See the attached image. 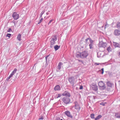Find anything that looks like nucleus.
Masks as SVG:
<instances>
[{
	"label": "nucleus",
	"mask_w": 120,
	"mask_h": 120,
	"mask_svg": "<svg viewBox=\"0 0 120 120\" xmlns=\"http://www.w3.org/2000/svg\"><path fill=\"white\" fill-rule=\"evenodd\" d=\"M112 74V73L111 72L110 73H109V74Z\"/></svg>",
	"instance_id": "a19ab883"
},
{
	"label": "nucleus",
	"mask_w": 120,
	"mask_h": 120,
	"mask_svg": "<svg viewBox=\"0 0 120 120\" xmlns=\"http://www.w3.org/2000/svg\"><path fill=\"white\" fill-rule=\"evenodd\" d=\"M80 107L78 104L77 102H75V109H76L77 111L78 112L80 109Z\"/></svg>",
	"instance_id": "9b49d317"
},
{
	"label": "nucleus",
	"mask_w": 120,
	"mask_h": 120,
	"mask_svg": "<svg viewBox=\"0 0 120 120\" xmlns=\"http://www.w3.org/2000/svg\"><path fill=\"white\" fill-rule=\"evenodd\" d=\"M107 44L105 42H104L103 41H101L99 42L98 44V46L100 47H103L105 48Z\"/></svg>",
	"instance_id": "7ed1b4c3"
},
{
	"label": "nucleus",
	"mask_w": 120,
	"mask_h": 120,
	"mask_svg": "<svg viewBox=\"0 0 120 120\" xmlns=\"http://www.w3.org/2000/svg\"><path fill=\"white\" fill-rule=\"evenodd\" d=\"M62 95L69 97L70 96V94L69 93L66 91H65L62 94Z\"/></svg>",
	"instance_id": "f8f14e48"
},
{
	"label": "nucleus",
	"mask_w": 120,
	"mask_h": 120,
	"mask_svg": "<svg viewBox=\"0 0 120 120\" xmlns=\"http://www.w3.org/2000/svg\"><path fill=\"white\" fill-rule=\"evenodd\" d=\"M45 59H46V60L47 59V57H46Z\"/></svg>",
	"instance_id": "ea45409f"
},
{
	"label": "nucleus",
	"mask_w": 120,
	"mask_h": 120,
	"mask_svg": "<svg viewBox=\"0 0 120 120\" xmlns=\"http://www.w3.org/2000/svg\"><path fill=\"white\" fill-rule=\"evenodd\" d=\"M107 84L108 86L110 87H111L112 85V83L110 81H108L107 82Z\"/></svg>",
	"instance_id": "a211bd4d"
},
{
	"label": "nucleus",
	"mask_w": 120,
	"mask_h": 120,
	"mask_svg": "<svg viewBox=\"0 0 120 120\" xmlns=\"http://www.w3.org/2000/svg\"><path fill=\"white\" fill-rule=\"evenodd\" d=\"M43 20V19L42 18H41L40 20L39 23H41L42 21Z\"/></svg>",
	"instance_id": "f704fd0d"
},
{
	"label": "nucleus",
	"mask_w": 120,
	"mask_h": 120,
	"mask_svg": "<svg viewBox=\"0 0 120 120\" xmlns=\"http://www.w3.org/2000/svg\"><path fill=\"white\" fill-rule=\"evenodd\" d=\"M104 68H102L101 69V70L102 71V72H101V74H103L104 73Z\"/></svg>",
	"instance_id": "2f4dec72"
},
{
	"label": "nucleus",
	"mask_w": 120,
	"mask_h": 120,
	"mask_svg": "<svg viewBox=\"0 0 120 120\" xmlns=\"http://www.w3.org/2000/svg\"><path fill=\"white\" fill-rule=\"evenodd\" d=\"M12 17L15 20H17L19 18V15L15 12H14L12 15Z\"/></svg>",
	"instance_id": "39448f33"
},
{
	"label": "nucleus",
	"mask_w": 120,
	"mask_h": 120,
	"mask_svg": "<svg viewBox=\"0 0 120 120\" xmlns=\"http://www.w3.org/2000/svg\"><path fill=\"white\" fill-rule=\"evenodd\" d=\"M113 42V45L115 47H118L120 48V45L119 44L115 42Z\"/></svg>",
	"instance_id": "dca6fc26"
},
{
	"label": "nucleus",
	"mask_w": 120,
	"mask_h": 120,
	"mask_svg": "<svg viewBox=\"0 0 120 120\" xmlns=\"http://www.w3.org/2000/svg\"><path fill=\"white\" fill-rule=\"evenodd\" d=\"M105 64V63H103V64Z\"/></svg>",
	"instance_id": "49530a36"
},
{
	"label": "nucleus",
	"mask_w": 120,
	"mask_h": 120,
	"mask_svg": "<svg viewBox=\"0 0 120 120\" xmlns=\"http://www.w3.org/2000/svg\"><path fill=\"white\" fill-rule=\"evenodd\" d=\"M53 20L52 19H51V20L48 23V25H49V24L51 23V22L53 21Z\"/></svg>",
	"instance_id": "72a5a7b5"
},
{
	"label": "nucleus",
	"mask_w": 120,
	"mask_h": 120,
	"mask_svg": "<svg viewBox=\"0 0 120 120\" xmlns=\"http://www.w3.org/2000/svg\"><path fill=\"white\" fill-rule=\"evenodd\" d=\"M90 38H87L85 40V41H86V42H87V41L88 40H89V39H90Z\"/></svg>",
	"instance_id": "4c0bfd02"
},
{
	"label": "nucleus",
	"mask_w": 120,
	"mask_h": 120,
	"mask_svg": "<svg viewBox=\"0 0 120 120\" xmlns=\"http://www.w3.org/2000/svg\"><path fill=\"white\" fill-rule=\"evenodd\" d=\"M62 100L64 103L66 104L69 103L70 101L69 98L67 97L63 98Z\"/></svg>",
	"instance_id": "423d86ee"
},
{
	"label": "nucleus",
	"mask_w": 120,
	"mask_h": 120,
	"mask_svg": "<svg viewBox=\"0 0 120 120\" xmlns=\"http://www.w3.org/2000/svg\"><path fill=\"white\" fill-rule=\"evenodd\" d=\"M78 61L79 62H82V63H83V62L82 61V60H78Z\"/></svg>",
	"instance_id": "c9c22d12"
},
{
	"label": "nucleus",
	"mask_w": 120,
	"mask_h": 120,
	"mask_svg": "<svg viewBox=\"0 0 120 120\" xmlns=\"http://www.w3.org/2000/svg\"><path fill=\"white\" fill-rule=\"evenodd\" d=\"M118 82H119V83H120V80H119V81H118Z\"/></svg>",
	"instance_id": "c03bdc74"
},
{
	"label": "nucleus",
	"mask_w": 120,
	"mask_h": 120,
	"mask_svg": "<svg viewBox=\"0 0 120 120\" xmlns=\"http://www.w3.org/2000/svg\"><path fill=\"white\" fill-rule=\"evenodd\" d=\"M94 114H91L90 115V117H91L93 119H94Z\"/></svg>",
	"instance_id": "393cba45"
},
{
	"label": "nucleus",
	"mask_w": 120,
	"mask_h": 120,
	"mask_svg": "<svg viewBox=\"0 0 120 120\" xmlns=\"http://www.w3.org/2000/svg\"><path fill=\"white\" fill-rule=\"evenodd\" d=\"M89 40L90 42V44H93V41L91 39V38H90V39H89Z\"/></svg>",
	"instance_id": "a878e982"
},
{
	"label": "nucleus",
	"mask_w": 120,
	"mask_h": 120,
	"mask_svg": "<svg viewBox=\"0 0 120 120\" xmlns=\"http://www.w3.org/2000/svg\"><path fill=\"white\" fill-rule=\"evenodd\" d=\"M21 35L20 34H19L17 36V38L19 41H20L21 40Z\"/></svg>",
	"instance_id": "f3484780"
},
{
	"label": "nucleus",
	"mask_w": 120,
	"mask_h": 120,
	"mask_svg": "<svg viewBox=\"0 0 120 120\" xmlns=\"http://www.w3.org/2000/svg\"><path fill=\"white\" fill-rule=\"evenodd\" d=\"M114 113L115 114V116L116 118H120V113L118 112H115Z\"/></svg>",
	"instance_id": "4468645a"
},
{
	"label": "nucleus",
	"mask_w": 120,
	"mask_h": 120,
	"mask_svg": "<svg viewBox=\"0 0 120 120\" xmlns=\"http://www.w3.org/2000/svg\"><path fill=\"white\" fill-rule=\"evenodd\" d=\"M48 14H49V13H48V12H47V13H46V14L47 15H48Z\"/></svg>",
	"instance_id": "58836bf2"
},
{
	"label": "nucleus",
	"mask_w": 120,
	"mask_h": 120,
	"mask_svg": "<svg viewBox=\"0 0 120 120\" xmlns=\"http://www.w3.org/2000/svg\"><path fill=\"white\" fill-rule=\"evenodd\" d=\"M63 64L61 62H60L58 65V69H60L61 68V65H62Z\"/></svg>",
	"instance_id": "4be33fe9"
},
{
	"label": "nucleus",
	"mask_w": 120,
	"mask_h": 120,
	"mask_svg": "<svg viewBox=\"0 0 120 120\" xmlns=\"http://www.w3.org/2000/svg\"><path fill=\"white\" fill-rule=\"evenodd\" d=\"M76 89L77 90H78V87H76Z\"/></svg>",
	"instance_id": "79ce46f5"
},
{
	"label": "nucleus",
	"mask_w": 120,
	"mask_h": 120,
	"mask_svg": "<svg viewBox=\"0 0 120 120\" xmlns=\"http://www.w3.org/2000/svg\"><path fill=\"white\" fill-rule=\"evenodd\" d=\"M93 44H90L89 45V46L90 47V49H91L93 48Z\"/></svg>",
	"instance_id": "b1692460"
},
{
	"label": "nucleus",
	"mask_w": 120,
	"mask_h": 120,
	"mask_svg": "<svg viewBox=\"0 0 120 120\" xmlns=\"http://www.w3.org/2000/svg\"><path fill=\"white\" fill-rule=\"evenodd\" d=\"M43 117H41L39 118V120H43Z\"/></svg>",
	"instance_id": "e433bc0d"
},
{
	"label": "nucleus",
	"mask_w": 120,
	"mask_h": 120,
	"mask_svg": "<svg viewBox=\"0 0 120 120\" xmlns=\"http://www.w3.org/2000/svg\"><path fill=\"white\" fill-rule=\"evenodd\" d=\"M89 54L86 51H84L82 52H78L76 53V56L78 58L81 59H84L86 58L88 55Z\"/></svg>",
	"instance_id": "f257e3e1"
},
{
	"label": "nucleus",
	"mask_w": 120,
	"mask_h": 120,
	"mask_svg": "<svg viewBox=\"0 0 120 120\" xmlns=\"http://www.w3.org/2000/svg\"><path fill=\"white\" fill-rule=\"evenodd\" d=\"M55 39H52L51 41L50 47L52 48L53 47L55 43Z\"/></svg>",
	"instance_id": "9d476101"
},
{
	"label": "nucleus",
	"mask_w": 120,
	"mask_h": 120,
	"mask_svg": "<svg viewBox=\"0 0 120 120\" xmlns=\"http://www.w3.org/2000/svg\"><path fill=\"white\" fill-rule=\"evenodd\" d=\"M116 27L117 28L120 29V22H118L116 23Z\"/></svg>",
	"instance_id": "412c9836"
},
{
	"label": "nucleus",
	"mask_w": 120,
	"mask_h": 120,
	"mask_svg": "<svg viewBox=\"0 0 120 120\" xmlns=\"http://www.w3.org/2000/svg\"><path fill=\"white\" fill-rule=\"evenodd\" d=\"M92 88L93 90L95 91H97L98 90V87L96 85H93Z\"/></svg>",
	"instance_id": "ddd939ff"
},
{
	"label": "nucleus",
	"mask_w": 120,
	"mask_h": 120,
	"mask_svg": "<svg viewBox=\"0 0 120 120\" xmlns=\"http://www.w3.org/2000/svg\"><path fill=\"white\" fill-rule=\"evenodd\" d=\"M114 34L115 36H119L120 35V30H115L114 31Z\"/></svg>",
	"instance_id": "0eeeda50"
},
{
	"label": "nucleus",
	"mask_w": 120,
	"mask_h": 120,
	"mask_svg": "<svg viewBox=\"0 0 120 120\" xmlns=\"http://www.w3.org/2000/svg\"><path fill=\"white\" fill-rule=\"evenodd\" d=\"M55 90H60V86L59 85H57L56 86L54 89Z\"/></svg>",
	"instance_id": "2eb2a0df"
},
{
	"label": "nucleus",
	"mask_w": 120,
	"mask_h": 120,
	"mask_svg": "<svg viewBox=\"0 0 120 120\" xmlns=\"http://www.w3.org/2000/svg\"><path fill=\"white\" fill-rule=\"evenodd\" d=\"M102 64H101L99 63H95V64L96 65H99V64H100L101 65H102Z\"/></svg>",
	"instance_id": "bb28decb"
},
{
	"label": "nucleus",
	"mask_w": 120,
	"mask_h": 120,
	"mask_svg": "<svg viewBox=\"0 0 120 120\" xmlns=\"http://www.w3.org/2000/svg\"><path fill=\"white\" fill-rule=\"evenodd\" d=\"M64 113L68 117L71 118H72V116L71 115L70 112L68 111H66Z\"/></svg>",
	"instance_id": "1a4fd4ad"
},
{
	"label": "nucleus",
	"mask_w": 120,
	"mask_h": 120,
	"mask_svg": "<svg viewBox=\"0 0 120 120\" xmlns=\"http://www.w3.org/2000/svg\"><path fill=\"white\" fill-rule=\"evenodd\" d=\"M60 47V46L58 45H56L54 47V48L55 51L57 50Z\"/></svg>",
	"instance_id": "6ab92c4d"
},
{
	"label": "nucleus",
	"mask_w": 120,
	"mask_h": 120,
	"mask_svg": "<svg viewBox=\"0 0 120 120\" xmlns=\"http://www.w3.org/2000/svg\"><path fill=\"white\" fill-rule=\"evenodd\" d=\"M105 103H103V102H102L100 104L101 105H102L103 106H105Z\"/></svg>",
	"instance_id": "7c9ffc66"
},
{
	"label": "nucleus",
	"mask_w": 120,
	"mask_h": 120,
	"mask_svg": "<svg viewBox=\"0 0 120 120\" xmlns=\"http://www.w3.org/2000/svg\"><path fill=\"white\" fill-rule=\"evenodd\" d=\"M69 81L73 85H74V82L75 81V79L74 77H71L69 78Z\"/></svg>",
	"instance_id": "6e6552de"
},
{
	"label": "nucleus",
	"mask_w": 120,
	"mask_h": 120,
	"mask_svg": "<svg viewBox=\"0 0 120 120\" xmlns=\"http://www.w3.org/2000/svg\"><path fill=\"white\" fill-rule=\"evenodd\" d=\"M57 95H58V96L57 97V98H59V97H60L62 96V95L61 94H58Z\"/></svg>",
	"instance_id": "c85d7f7f"
},
{
	"label": "nucleus",
	"mask_w": 120,
	"mask_h": 120,
	"mask_svg": "<svg viewBox=\"0 0 120 120\" xmlns=\"http://www.w3.org/2000/svg\"><path fill=\"white\" fill-rule=\"evenodd\" d=\"M98 85L101 89L103 90L105 88V84L102 81L98 83Z\"/></svg>",
	"instance_id": "f03ea898"
},
{
	"label": "nucleus",
	"mask_w": 120,
	"mask_h": 120,
	"mask_svg": "<svg viewBox=\"0 0 120 120\" xmlns=\"http://www.w3.org/2000/svg\"><path fill=\"white\" fill-rule=\"evenodd\" d=\"M83 88V86H80V87L79 88V89L80 90L81 89H82Z\"/></svg>",
	"instance_id": "473e14b6"
},
{
	"label": "nucleus",
	"mask_w": 120,
	"mask_h": 120,
	"mask_svg": "<svg viewBox=\"0 0 120 120\" xmlns=\"http://www.w3.org/2000/svg\"><path fill=\"white\" fill-rule=\"evenodd\" d=\"M17 70V69L16 68H15L14 69V70L12 72L10 75L9 76V77L7 78V80H9L14 75V74L16 73Z\"/></svg>",
	"instance_id": "20e7f679"
},
{
	"label": "nucleus",
	"mask_w": 120,
	"mask_h": 120,
	"mask_svg": "<svg viewBox=\"0 0 120 120\" xmlns=\"http://www.w3.org/2000/svg\"><path fill=\"white\" fill-rule=\"evenodd\" d=\"M107 50L109 52H110L112 51V49L110 47H108L107 49Z\"/></svg>",
	"instance_id": "5701e85b"
},
{
	"label": "nucleus",
	"mask_w": 120,
	"mask_h": 120,
	"mask_svg": "<svg viewBox=\"0 0 120 120\" xmlns=\"http://www.w3.org/2000/svg\"><path fill=\"white\" fill-rule=\"evenodd\" d=\"M60 120H63L62 119H61Z\"/></svg>",
	"instance_id": "a18cd8bd"
},
{
	"label": "nucleus",
	"mask_w": 120,
	"mask_h": 120,
	"mask_svg": "<svg viewBox=\"0 0 120 120\" xmlns=\"http://www.w3.org/2000/svg\"><path fill=\"white\" fill-rule=\"evenodd\" d=\"M102 117V116L101 115H99L97 117L95 118V120H98L99 119L101 118Z\"/></svg>",
	"instance_id": "aec40b11"
},
{
	"label": "nucleus",
	"mask_w": 120,
	"mask_h": 120,
	"mask_svg": "<svg viewBox=\"0 0 120 120\" xmlns=\"http://www.w3.org/2000/svg\"><path fill=\"white\" fill-rule=\"evenodd\" d=\"M11 34H7V35L6 36V37H8L9 38L10 36H11Z\"/></svg>",
	"instance_id": "c756f323"
},
{
	"label": "nucleus",
	"mask_w": 120,
	"mask_h": 120,
	"mask_svg": "<svg viewBox=\"0 0 120 120\" xmlns=\"http://www.w3.org/2000/svg\"><path fill=\"white\" fill-rule=\"evenodd\" d=\"M45 12V11H42L41 13L40 14V17H41L42 15L44 14Z\"/></svg>",
	"instance_id": "cd10ccee"
},
{
	"label": "nucleus",
	"mask_w": 120,
	"mask_h": 120,
	"mask_svg": "<svg viewBox=\"0 0 120 120\" xmlns=\"http://www.w3.org/2000/svg\"><path fill=\"white\" fill-rule=\"evenodd\" d=\"M107 25V24H106L105 25V26H106Z\"/></svg>",
	"instance_id": "37998d69"
}]
</instances>
